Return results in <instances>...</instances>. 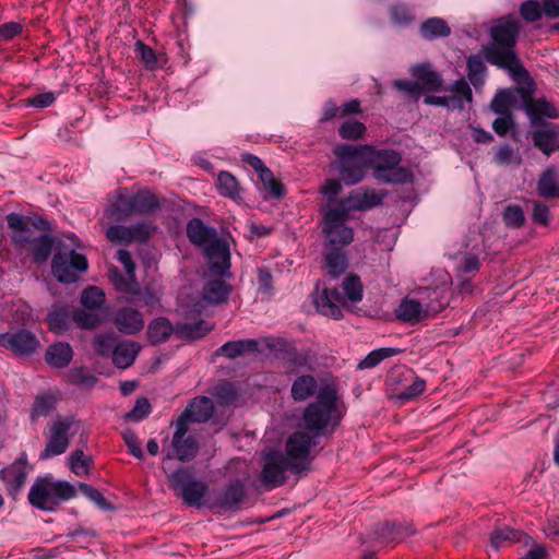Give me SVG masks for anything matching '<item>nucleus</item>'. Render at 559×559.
Listing matches in <instances>:
<instances>
[{
  "label": "nucleus",
  "instance_id": "c756f323",
  "mask_svg": "<svg viewBox=\"0 0 559 559\" xmlns=\"http://www.w3.org/2000/svg\"><path fill=\"white\" fill-rule=\"evenodd\" d=\"M73 357L72 347L64 342H57L51 344L45 354L46 362L53 368L67 367Z\"/></svg>",
  "mask_w": 559,
  "mask_h": 559
},
{
  "label": "nucleus",
  "instance_id": "e2e57ef3",
  "mask_svg": "<svg viewBox=\"0 0 559 559\" xmlns=\"http://www.w3.org/2000/svg\"><path fill=\"white\" fill-rule=\"evenodd\" d=\"M69 462L71 471L78 476H83L88 473L92 460L90 457H84L82 450H76L71 454Z\"/></svg>",
  "mask_w": 559,
  "mask_h": 559
},
{
  "label": "nucleus",
  "instance_id": "39448f33",
  "mask_svg": "<svg viewBox=\"0 0 559 559\" xmlns=\"http://www.w3.org/2000/svg\"><path fill=\"white\" fill-rule=\"evenodd\" d=\"M368 150L369 145L354 146L341 143L334 146L333 153L338 159L336 168L345 185L354 186L364 179L365 170L368 168Z\"/></svg>",
  "mask_w": 559,
  "mask_h": 559
},
{
  "label": "nucleus",
  "instance_id": "13d9d810",
  "mask_svg": "<svg viewBox=\"0 0 559 559\" xmlns=\"http://www.w3.org/2000/svg\"><path fill=\"white\" fill-rule=\"evenodd\" d=\"M55 397L52 395H39L35 399L32 411V419L47 416L55 408Z\"/></svg>",
  "mask_w": 559,
  "mask_h": 559
},
{
  "label": "nucleus",
  "instance_id": "4c0bfd02",
  "mask_svg": "<svg viewBox=\"0 0 559 559\" xmlns=\"http://www.w3.org/2000/svg\"><path fill=\"white\" fill-rule=\"evenodd\" d=\"M55 246V237L44 234L33 239L29 245L28 251L32 252V260L36 264L47 262L52 248Z\"/></svg>",
  "mask_w": 559,
  "mask_h": 559
},
{
  "label": "nucleus",
  "instance_id": "a211bd4d",
  "mask_svg": "<svg viewBox=\"0 0 559 559\" xmlns=\"http://www.w3.org/2000/svg\"><path fill=\"white\" fill-rule=\"evenodd\" d=\"M27 459L23 453L10 466L0 469V479L5 483L8 493L14 499L26 481Z\"/></svg>",
  "mask_w": 559,
  "mask_h": 559
},
{
  "label": "nucleus",
  "instance_id": "72a5a7b5",
  "mask_svg": "<svg viewBox=\"0 0 559 559\" xmlns=\"http://www.w3.org/2000/svg\"><path fill=\"white\" fill-rule=\"evenodd\" d=\"M192 423H206L214 413V403L210 397L197 396L194 397L185 409Z\"/></svg>",
  "mask_w": 559,
  "mask_h": 559
},
{
  "label": "nucleus",
  "instance_id": "bf43d9fd",
  "mask_svg": "<svg viewBox=\"0 0 559 559\" xmlns=\"http://www.w3.org/2000/svg\"><path fill=\"white\" fill-rule=\"evenodd\" d=\"M520 14L528 23L536 22L543 16V7L536 0H527L521 3Z\"/></svg>",
  "mask_w": 559,
  "mask_h": 559
},
{
  "label": "nucleus",
  "instance_id": "864d4df0",
  "mask_svg": "<svg viewBox=\"0 0 559 559\" xmlns=\"http://www.w3.org/2000/svg\"><path fill=\"white\" fill-rule=\"evenodd\" d=\"M343 290L352 302H358L362 299V285L357 275L350 274L345 278Z\"/></svg>",
  "mask_w": 559,
  "mask_h": 559
},
{
  "label": "nucleus",
  "instance_id": "603ef678",
  "mask_svg": "<svg viewBox=\"0 0 559 559\" xmlns=\"http://www.w3.org/2000/svg\"><path fill=\"white\" fill-rule=\"evenodd\" d=\"M366 133V126L357 120H347L338 128V134L342 139L356 141Z\"/></svg>",
  "mask_w": 559,
  "mask_h": 559
},
{
  "label": "nucleus",
  "instance_id": "f704fd0d",
  "mask_svg": "<svg viewBox=\"0 0 559 559\" xmlns=\"http://www.w3.org/2000/svg\"><path fill=\"white\" fill-rule=\"evenodd\" d=\"M231 286L223 280L207 281L203 286V298L209 304L218 305L228 299Z\"/></svg>",
  "mask_w": 559,
  "mask_h": 559
},
{
  "label": "nucleus",
  "instance_id": "ddd939ff",
  "mask_svg": "<svg viewBox=\"0 0 559 559\" xmlns=\"http://www.w3.org/2000/svg\"><path fill=\"white\" fill-rule=\"evenodd\" d=\"M386 191H376L371 188L355 189L349 194L337 202L349 214L352 211H367L382 204Z\"/></svg>",
  "mask_w": 559,
  "mask_h": 559
},
{
  "label": "nucleus",
  "instance_id": "c85d7f7f",
  "mask_svg": "<svg viewBox=\"0 0 559 559\" xmlns=\"http://www.w3.org/2000/svg\"><path fill=\"white\" fill-rule=\"evenodd\" d=\"M173 334H176V326L165 317L156 318L148 323L147 340L151 345L165 343Z\"/></svg>",
  "mask_w": 559,
  "mask_h": 559
},
{
  "label": "nucleus",
  "instance_id": "cd10ccee",
  "mask_svg": "<svg viewBox=\"0 0 559 559\" xmlns=\"http://www.w3.org/2000/svg\"><path fill=\"white\" fill-rule=\"evenodd\" d=\"M134 214L132 195L126 190H120L107 210V215L117 222L128 219Z\"/></svg>",
  "mask_w": 559,
  "mask_h": 559
},
{
  "label": "nucleus",
  "instance_id": "680f3d73",
  "mask_svg": "<svg viewBox=\"0 0 559 559\" xmlns=\"http://www.w3.org/2000/svg\"><path fill=\"white\" fill-rule=\"evenodd\" d=\"M72 318L75 324L82 329H94L100 323L98 314L85 309L75 310Z\"/></svg>",
  "mask_w": 559,
  "mask_h": 559
},
{
  "label": "nucleus",
  "instance_id": "0eeeda50",
  "mask_svg": "<svg viewBox=\"0 0 559 559\" xmlns=\"http://www.w3.org/2000/svg\"><path fill=\"white\" fill-rule=\"evenodd\" d=\"M512 80L518 84L515 91L523 98L524 110L532 126L548 123L544 118L556 119L559 117V111L554 104L547 102L545 98L535 99L532 97L535 91V84L528 72L526 78L516 76V79Z\"/></svg>",
  "mask_w": 559,
  "mask_h": 559
},
{
  "label": "nucleus",
  "instance_id": "7c9ffc66",
  "mask_svg": "<svg viewBox=\"0 0 559 559\" xmlns=\"http://www.w3.org/2000/svg\"><path fill=\"white\" fill-rule=\"evenodd\" d=\"M318 391V381L312 374L298 376L292 383L290 395L295 402H304Z\"/></svg>",
  "mask_w": 559,
  "mask_h": 559
},
{
  "label": "nucleus",
  "instance_id": "aec40b11",
  "mask_svg": "<svg viewBox=\"0 0 559 559\" xmlns=\"http://www.w3.org/2000/svg\"><path fill=\"white\" fill-rule=\"evenodd\" d=\"M199 452V443L197 439L189 435L181 439H171V451L163 460V469L166 471V462L177 459L180 462H189L193 460Z\"/></svg>",
  "mask_w": 559,
  "mask_h": 559
},
{
  "label": "nucleus",
  "instance_id": "052dcab7",
  "mask_svg": "<svg viewBox=\"0 0 559 559\" xmlns=\"http://www.w3.org/2000/svg\"><path fill=\"white\" fill-rule=\"evenodd\" d=\"M426 105L447 107L449 109H463L464 105L459 96H433L428 95L424 98Z\"/></svg>",
  "mask_w": 559,
  "mask_h": 559
},
{
  "label": "nucleus",
  "instance_id": "412c9836",
  "mask_svg": "<svg viewBox=\"0 0 559 559\" xmlns=\"http://www.w3.org/2000/svg\"><path fill=\"white\" fill-rule=\"evenodd\" d=\"M114 323L119 332L127 335L135 334L144 328L142 313L131 307L118 309L114 316Z\"/></svg>",
  "mask_w": 559,
  "mask_h": 559
},
{
  "label": "nucleus",
  "instance_id": "9d476101",
  "mask_svg": "<svg viewBox=\"0 0 559 559\" xmlns=\"http://www.w3.org/2000/svg\"><path fill=\"white\" fill-rule=\"evenodd\" d=\"M73 423L74 420L71 417L58 418L52 421L48 431L45 432L47 444L39 454L40 460H47L67 451L69 445L68 433Z\"/></svg>",
  "mask_w": 559,
  "mask_h": 559
},
{
  "label": "nucleus",
  "instance_id": "1a4fd4ad",
  "mask_svg": "<svg viewBox=\"0 0 559 559\" xmlns=\"http://www.w3.org/2000/svg\"><path fill=\"white\" fill-rule=\"evenodd\" d=\"M88 262L85 255L70 250L69 254L57 251L51 261L53 276L60 283H74L78 280L76 272H85Z\"/></svg>",
  "mask_w": 559,
  "mask_h": 559
},
{
  "label": "nucleus",
  "instance_id": "2f4dec72",
  "mask_svg": "<svg viewBox=\"0 0 559 559\" xmlns=\"http://www.w3.org/2000/svg\"><path fill=\"white\" fill-rule=\"evenodd\" d=\"M141 346L136 342H122L112 349V362L120 369L129 368L135 360Z\"/></svg>",
  "mask_w": 559,
  "mask_h": 559
},
{
  "label": "nucleus",
  "instance_id": "423d86ee",
  "mask_svg": "<svg viewBox=\"0 0 559 559\" xmlns=\"http://www.w3.org/2000/svg\"><path fill=\"white\" fill-rule=\"evenodd\" d=\"M169 487L180 496L188 507L201 508L209 491V486L193 476L189 467L178 468L167 475Z\"/></svg>",
  "mask_w": 559,
  "mask_h": 559
},
{
  "label": "nucleus",
  "instance_id": "f257e3e1",
  "mask_svg": "<svg viewBox=\"0 0 559 559\" xmlns=\"http://www.w3.org/2000/svg\"><path fill=\"white\" fill-rule=\"evenodd\" d=\"M521 24L513 15L499 19L490 28L491 41L484 47L485 60L500 69L508 70L512 79L527 76V70L521 63L515 46Z\"/></svg>",
  "mask_w": 559,
  "mask_h": 559
},
{
  "label": "nucleus",
  "instance_id": "c03bdc74",
  "mask_svg": "<svg viewBox=\"0 0 559 559\" xmlns=\"http://www.w3.org/2000/svg\"><path fill=\"white\" fill-rule=\"evenodd\" d=\"M389 16L393 24L407 26L415 22L413 8L406 3H396L390 7Z\"/></svg>",
  "mask_w": 559,
  "mask_h": 559
},
{
  "label": "nucleus",
  "instance_id": "2eb2a0df",
  "mask_svg": "<svg viewBox=\"0 0 559 559\" xmlns=\"http://www.w3.org/2000/svg\"><path fill=\"white\" fill-rule=\"evenodd\" d=\"M246 500L245 484L239 479L228 481L214 497L211 508L223 511H238Z\"/></svg>",
  "mask_w": 559,
  "mask_h": 559
},
{
  "label": "nucleus",
  "instance_id": "de8ad7c7",
  "mask_svg": "<svg viewBox=\"0 0 559 559\" xmlns=\"http://www.w3.org/2000/svg\"><path fill=\"white\" fill-rule=\"evenodd\" d=\"M483 57L471 55L467 57V76L471 83L477 88L483 85L486 66Z\"/></svg>",
  "mask_w": 559,
  "mask_h": 559
},
{
  "label": "nucleus",
  "instance_id": "4d7b16f0",
  "mask_svg": "<svg viewBox=\"0 0 559 559\" xmlns=\"http://www.w3.org/2000/svg\"><path fill=\"white\" fill-rule=\"evenodd\" d=\"M129 228L131 230V242L135 241L139 243L147 241L155 230V226L151 222H142L130 225Z\"/></svg>",
  "mask_w": 559,
  "mask_h": 559
},
{
  "label": "nucleus",
  "instance_id": "774afa93",
  "mask_svg": "<svg viewBox=\"0 0 559 559\" xmlns=\"http://www.w3.org/2000/svg\"><path fill=\"white\" fill-rule=\"evenodd\" d=\"M522 543L524 546H531V549L520 559H548L547 548L534 542L531 536L525 534Z\"/></svg>",
  "mask_w": 559,
  "mask_h": 559
},
{
  "label": "nucleus",
  "instance_id": "a18cd8bd",
  "mask_svg": "<svg viewBox=\"0 0 559 559\" xmlns=\"http://www.w3.org/2000/svg\"><path fill=\"white\" fill-rule=\"evenodd\" d=\"M217 188L219 193L233 200L240 198V188L238 180L228 171H221L217 177Z\"/></svg>",
  "mask_w": 559,
  "mask_h": 559
},
{
  "label": "nucleus",
  "instance_id": "338daca9",
  "mask_svg": "<svg viewBox=\"0 0 559 559\" xmlns=\"http://www.w3.org/2000/svg\"><path fill=\"white\" fill-rule=\"evenodd\" d=\"M130 228L124 225H112L107 228L106 237L111 242L131 243Z\"/></svg>",
  "mask_w": 559,
  "mask_h": 559
},
{
  "label": "nucleus",
  "instance_id": "6e6d98bb",
  "mask_svg": "<svg viewBox=\"0 0 559 559\" xmlns=\"http://www.w3.org/2000/svg\"><path fill=\"white\" fill-rule=\"evenodd\" d=\"M214 396L219 405L228 406L236 401L237 391L233 383L224 382L215 388Z\"/></svg>",
  "mask_w": 559,
  "mask_h": 559
},
{
  "label": "nucleus",
  "instance_id": "b1692460",
  "mask_svg": "<svg viewBox=\"0 0 559 559\" xmlns=\"http://www.w3.org/2000/svg\"><path fill=\"white\" fill-rule=\"evenodd\" d=\"M412 75L420 83L423 92H438L442 88L443 79L430 64H417L411 69Z\"/></svg>",
  "mask_w": 559,
  "mask_h": 559
},
{
  "label": "nucleus",
  "instance_id": "ea45409f",
  "mask_svg": "<svg viewBox=\"0 0 559 559\" xmlns=\"http://www.w3.org/2000/svg\"><path fill=\"white\" fill-rule=\"evenodd\" d=\"M524 535L522 531L511 528L510 526L499 527L491 533L490 544L496 550H499L513 543H522Z\"/></svg>",
  "mask_w": 559,
  "mask_h": 559
},
{
  "label": "nucleus",
  "instance_id": "c9c22d12",
  "mask_svg": "<svg viewBox=\"0 0 559 559\" xmlns=\"http://www.w3.org/2000/svg\"><path fill=\"white\" fill-rule=\"evenodd\" d=\"M214 325L205 320H199L191 323H181L176 325V335L182 340L194 341L207 335Z\"/></svg>",
  "mask_w": 559,
  "mask_h": 559
},
{
  "label": "nucleus",
  "instance_id": "5fc2aeb1",
  "mask_svg": "<svg viewBox=\"0 0 559 559\" xmlns=\"http://www.w3.org/2000/svg\"><path fill=\"white\" fill-rule=\"evenodd\" d=\"M79 489L80 491L88 498L91 501H93L99 509L102 510H111L114 507L111 503H109L106 498L103 496V493L95 487L85 484V483H79Z\"/></svg>",
  "mask_w": 559,
  "mask_h": 559
},
{
  "label": "nucleus",
  "instance_id": "f03ea898",
  "mask_svg": "<svg viewBox=\"0 0 559 559\" xmlns=\"http://www.w3.org/2000/svg\"><path fill=\"white\" fill-rule=\"evenodd\" d=\"M335 388L324 385L318 391L316 400L309 403L302 413V430L317 438L330 437L340 425L343 413Z\"/></svg>",
  "mask_w": 559,
  "mask_h": 559
},
{
  "label": "nucleus",
  "instance_id": "473e14b6",
  "mask_svg": "<svg viewBox=\"0 0 559 559\" xmlns=\"http://www.w3.org/2000/svg\"><path fill=\"white\" fill-rule=\"evenodd\" d=\"M537 193L545 199H559V175L555 167L544 170L537 181Z\"/></svg>",
  "mask_w": 559,
  "mask_h": 559
},
{
  "label": "nucleus",
  "instance_id": "4be33fe9",
  "mask_svg": "<svg viewBox=\"0 0 559 559\" xmlns=\"http://www.w3.org/2000/svg\"><path fill=\"white\" fill-rule=\"evenodd\" d=\"M343 297L336 288H324L320 295L314 298L317 310L330 318L340 319L342 310L340 304Z\"/></svg>",
  "mask_w": 559,
  "mask_h": 559
},
{
  "label": "nucleus",
  "instance_id": "09e8293b",
  "mask_svg": "<svg viewBox=\"0 0 559 559\" xmlns=\"http://www.w3.org/2000/svg\"><path fill=\"white\" fill-rule=\"evenodd\" d=\"M265 347L270 349L276 357L285 360L289 352L293 349L295 342L283 337H266L264 340Z\"/></svg>",
  "mask_w": 559,
  "mask_h": 559
},
{
  "label": "nucleus",
  "instance_id": "79ce46f5",
  "mask_svg": "<svg viewBox=\"0 0 559 559\" xmlns=\"http://www.w3.org/2000/svg\"><path fill=\"white\" fill-rule=\"evenodd\" d=\"M108 276L116 290L132 295L139 293V284L135 280V275L130 276L127 274V276H124L117 266H112L109 269Z\"/></svg>",
  "mask_w": 559,
  "mask_h": 559
},
{
  "label": "nucleus",
  "instance_id": "8fccbe9b",
  "mask_svg": "<svg viewBox=\"0 0 559 559\" xmlns=\"http://www.w3.org/2000/svg\"><path fill=\"white\" fill-rule=\"evenodd\" d=\"M105 302V294L96 286H90L82 293L81 304L85 309L94 310Z\"/></svg>",
  "mask_w": 559,
  "mask_h": 559
},
{
  "label": "nucleus",
  "instance_id": "bb28decb",
  "mask_svg": "<svg viewBox=\"0 0 559 559\" xmlns=\"http://www.w3.org/2000/svg\"><path fill=\"white\" fill-rule=\"evenodd\" d=\"M347 266L348 259L344 249L337 247L325 248L324 267L331 277L337 278L345 273Z\"/></svg>",
  "mask_w": 559,
  "mask_h": 559
},
{
  "label": "nucleus",
  "instance_id": "a878e982",
  "mask_svg": "<svg viewBox=\"0 0 559 559\" xmlns=\"http://www.w3.org/2000/svg\"><path fill=\"white\" fill-rule=\"evenodd\" d=\"M414 530L408 525L383 522L376 526L374 535L383 544L399 542L408 535H413Z\"/></svg>",
  "mask_w": 559,
  "mask_h": 559
},
{
  "label": "nucleus",
  "instance_id": "37998d69",
  "mask_svg": "<svg viewBox=\"0 0 559 559\" xmlns=\"http://www.w3.org/2000/svg\"><path fill=\"white\" fill-rule=\"evenodd\" d=\"M134 213L147 214L159 209L157 197L148 190H140L132 195Z\"/></svg>",
  "mask_w": 559,
  "mask_h": 559
},
{
  "label": "nucleus",
  "instance_id": "3c124183",
  "mask_svg": "<svg viewBox=\"0 0 559 559\" xmlns=\"http://www.w3.org/2000/svg\"><path fill=\"white\" fill-rule=\"evenodd\" d=\"M492 160L497 165L521 164L520 155L508 144L501 145L499 147H493Z\"/></svg>",
  "mask_w": 559,
  "mask_h": 559
},
{
  "label": "nucleus",
  "instance_id": "9b49d317",
  "mask_svg": "<svg viewBox=\"0 0 559 559\" xmlns=\"http://www.w3.org/2000/svg\"><path fill=\"white\" fill-rule=\"evenodd\" d=\"M263 467L261 472V483L267 489L282 486L286 481V471H290V465L284 454L278 451H271L264 455Z\"/></svg>",
  "mask_w": 559,
  "mask_h": 559
},
{
  "label": "nucleus",
  "instance_id": "6ab92c4d",
  "mask_svg": "<svg viewBox=\"0 0 559 559\" xmlns=\"http://www.w3.org/2000/svg\"><path fill=\"white\" fill-rule=\"evenodd\" d=\"M532 131L534 146L549 156L559 151V126L556 123H540Z\"/></svg>",
  "mask_w": 559,
  "mask_h": 559
},
{
  "label": "nucleus",
  "instance_id": "f8f14e48",
  "mask_svg": "<svg viewBox=\"0 0 559 559\" xmlns=\"http://www.w3.org/2000/svg\"><path fill=\"white\" fill-rule=\"evenodd\" d=\"M0 346L10 350L17 357H28L37 352L39 341L34 333L22 329L14 332L1 333Z\"/></svg>",
  "mask_w": 559,
  "mask_h": 559
},
{
  "label": "nucleus",
  "instance_id": "0e129e2a",
  "mask_svg": "<svg viewBox=\"0 0 559 559\" xmlns=\"http://www.w3.org/2000/svg\"><path fill=\"white\" fill-rule=\"evenodd\" d=\"M134 51L146 69L154 70L157 68V57L150 46L139 40L135 44Z\"/></svg>",
  "mask_w": 559,
  "mask_h": 559
},
{
  "label": "nucleus",
  "instance_id": "393cba45",
  "mask_svg": "<svg viewBox=\"0 0 559 559\" xmlns=\"http://www.w3.org/2000/svg\"><path fill=\"white\" fill-rule=\"evenodd\" d=\"M186 234L192 245L203 248L216 237L217 231L206 226L201 218L193 217L187 223Z\"/></svg>",
  "mask_w": 559,
  "mask_h": 559
},
{
  "label": "nucleus",
  "instance_id": "20e7f679",
  "mask_svg": "<svg viewBox=\"0 0 559 559\" xmlns=\"http://www.w3.org/2000/svg\"><path fill=\"white\" fill-rule=\"evenodd\" d=\"M319 444V438L305 430L293 432L285 442V459L290 465V472L295 475H305L311 468L316 456L314 448Z\"/></svg>",
  "mask_w": 559,
  "mask_h": 559
},
{
  "label": "nucleus",
  "instance_id": "e433bc0d",
  "mask_svg": "<svg viewBox=\"0 0 559 559\" xmlns=\"http://www.w3.org/2000/svg\"><path fill=\"white\" fill-rule=\"evenodd\" d=\"M258 350V342L248 338L227 342L217 349L216 354L223 355L229 359H235L245 353H257Z\"/></svg>",
  "mask_w": 559,
  "mask_h": 559
},
{
  "label": "nucleus",
  "instance_id": "49530a36",
  "mask_svg": "<svg viewBox=\"0 0 559 559\" xmlns=\"http://www.w3.org/2000/svg\"><path fill=\"white\" fill-rule=\"evenodd\" d=\"M515 100V95L511 90H501L492 98L490 108L497 115H512L511 107Z\"/></svg>",
  "mask_w": 559,
  "mask_h": 559
},
{
  "label": "nucleus",
  "instance_id": "f3484780",
  "mask_svg": "<svg viewBox=\"0 0 559 559\" xmlns=\"http://www.w3.org/2000/svg\"><path fill=\"white\" fill-rule=\"evenodd\" d=\"M442 309V306L427 305L426 308L415 299L405 297L402 299L394 313L396 319L407 323H418L429 316L437 314Z\"/></svg>",
  "mask_w": 559,
  "mask_h": 559
},
{
  "label": "nucleus",
  "instance_id": "5701e85b",
  "mask_svg": "<svg viewBox=\"0 0 559 559\" xmlns=\"http://www.w3.org/2000/svg\"><path fill=\"white\" fill-rule=\"evenodd\" d=\"M368 167H372L373 174H381L388 167L400 165L402 162L401 154L395 150H370L366 153Z\"/></svg>",
  "mask_w": 559,
  "mask_h": 559
},
{
  "label": "nucleus",
  "instance_id": "69168bd1",
  "mask_svg": "<svg viewBox=\"0 0 559 559\" xmlns=\"http://www.w3.org/2000/svg\"><path fill=\"white\" fill-rule=\"evenodd\" d=\"M503 221L507 226L518 228L523 226L525 216L520 205H508L503 211Z\"/></svg>",
  "mask_w": 559,
  "mask_h": 559
},
{
  "label": "nucleus",
  "instance_id": "dca6fc26",
  "mask_svg": "<svg viewBox=\"0 0 559 559\" xmlns=\"http://www.w3.org/2000/svg\"><path fill=\"white\" fill-rule=\"evenodd\" d=\"M203 253L210 261V270L224 276L230 269V252L228 243L217 236L203 247Z\"/></svg>",
  "mask_w": 559,
  "mask_h": 559
},
{
  "label": "nucleus",
  "instance_id": "58836bf2",
  "mask_svg": "<svg viewBox=\"0 0 559 559\" xmlns=\"http://www.w3.org/2000/svg\"><path fill=\"white\" fill-rule=\"evenodd\" d=\"M381 174H372L373 178L386 185H405L413 181V173L401 165L388 167Z\"/></svg>",
  "mask_w": 559,
  "mask_h": 559
},
{
  "label": "nucleus",
  "instance_id": "a19ab883",
  "mask_svg": "<svg viewBox=\"0 0 559 559\" xmlns=\"http://www.w3.org/2000/svg\"><path fill=\"white\" fill-rule=\"evenodd\" d=\"M419 31L420 35L427 40L447 37L451 34L450 26L441 17H430L426 20L421 23Z\"/></svg>",
  "mask_w": 559,
  "mask_h": 559
},
{
  "label": "nucleus",
  "instance_id": "6e6552de",
  "mask_svg": "<svg viewBox=\"0 0 559 559\" xmlns=\"http://www.w3.org/2000/svg\"><path fill=\"white\" fill-rule=\"evenodd\" d=\"M349 214L342 206L330 207L324 215L323 233L326 238L325 248H342L353 242L354 230L347 226Z\"/></svg>",
  "mask_w": 559,
  "mask_h": 559
},
{
  "label": "nucleus",
  "instance_id": "4468645a",
  "mask_svg": "<svg viewBox=\"0 0 559 559\" xmlns=\"http://www.w3.org/2000/svg\"><path fill=\"white\" fill-rule=\"evenodd\" d=\"M7 224L11 229L10 239L15 251L19 254L28 252L31 242L36 238L28 219L21 214L10 213L7 215Z\"/></svg>",
  "mask_w": 559,
  "mask_h": 559
},
{
  "label": "nucleus",
  "instance_id": "7ed1b4c3",
  "mask_svg": "<svg viewBox=\"0 0 559 559\" xmlns=\"http://www.w3.org/2000/svg\"><path fill=\"white\" fill-rule=\"evenodd\" d=\"M76 495L73 485L64 480L55 481L51 476L37 477L28 492V502L43 511H55L60 502Z\"/></svg>",
  "mask_w": 559,
  "mask_h": 559
}]
</instances>
